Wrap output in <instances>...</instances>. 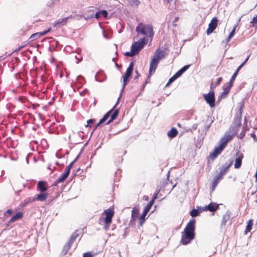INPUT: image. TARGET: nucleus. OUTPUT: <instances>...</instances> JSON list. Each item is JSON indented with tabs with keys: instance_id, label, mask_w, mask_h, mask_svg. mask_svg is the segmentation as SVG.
Returning a JSON list of instances; mask_svg holds the SVG:
<instances>
[{
	"instance_id": "nucleus-1",
	"label": "nucleus",
	"mask_w": 257,
	"mask_h": 257,
	"mask_svg": "<svg viewBox=\"0 0 257 257\" xmlns=\"http://www.w3.org/2000/svg\"><path fill=\"white\" fill-rule=\"evenodd\" d=\"M195 220L192 219L189 221L185 226L184 231L181 232L180 243L183 245L190 243L195 236Z\"/></svg>"
},
{
	"instance_id": "nucleus-2",
	"label": "nucleus",
	"mask_w": 257,
	"mask_h": 257,
	"mask_svg": "<svg viewBox=\"0 0 257 257\" xmlns=\"http://www.w3.org/2000/svg\"><path fill=\"white\" fill-rule=\"evenodd\" d=\"M232 139V136L228 135H225L224 137L222 138L218 143V146L216 147L212 152L209 157L211 160H214L219 154H221L223 150L228 142Z\"/></svg>"
},
{
	"instance_id": "nucleus-3",
	"label": "nucleus",
	"mask_w": 257,
	"mask_h": 257,
	"mask_svg": "<svg viewBox=\"0 0 257 257\" xmlns=\"http://www.w3.org/2000/svg\"><path fill=\"white\" fill-rule=\"evenodd\" d=\"M164 57L165 52L163 50H162L159 48L156 50L155 54L152 58L150 64L149 74L150 75H151L153 73L155 72L160 60L163 58Z\"/></svg>"
},
{
	"instance_id": "nucleus-4",
	"label": "nucleus",
	"mask_w": 257,
	"mask_h": 257,
	"mask_svg": "<svg viewBox=\"0 0 257 257\" xmlns=\"http://www.w3.org/2000/svg\"><path fill=\"white\" fill-rule=\"evenodd\" d=\"M136 31L138 35L149 37L151 39L154 36V32L152 25L140 23L136 27Z\"/></svg>"
},
{
	"instance_id": "nucleus-5",
	"label": "nucleus",
	"mask_w": 257,
	"mask_h": 257,
	"mask_svg": "<svg viewBox=\"0 0 257 257\" xmlns=\"http://www.w3.org/2000/svg\"><path fill=\"white\" fill-rule=\"evenodd\" d=\"M232 162H230L228 164H225L220 168V172L213 178L212 183L211 191H213L215 187L219 182L220 180L223 178V176L226 174L230 167L232 165Z\"/></svg>"
},
{
	"instance_id": "nucleus-6",
	"label": "nucleus",
	"mask_w": 257,
	"mask_h": 257,
	"mask_svg": "<svg viewBox=\"0 0 257 257\" xmlns=\"http://www.w3.org/2000/svg\"><path fill=\"white\" fill-rule=\"evenodd\" d=\"M117 104V102L114 105V106L112 107L111 109H110L109 111H108L106 113L104 114L103 117L99 120V122L97 123V126H98L100 124L102 123L103 122H105L108 117L110 116V118L108 120V121L105 123L106 124H108L110 122H111L113 120H114L116 117L118 115V109H116L115 110H114V109L116 106V105Z\"/></svg>"
},
{
	"instance_id": "nucleus-7",
	"label": "nucleus",
	"mask_w": 257,
	"mask_h": 257,
	"mask_svg": "<svg viewBox=\"0 0 257 257\" xmlns=\"http://www.w3.org/2000/svg\"><path fill=\"white\" fill-rule=\"evenodd\" d=\"M146 43V39L143 38L140 39L138 41L134 43L132 46L131 49L136 55L144 48Z\"/></svg>"
},
{
	"instance_id": "nucleus-8",
	"label": "nucleus",
	"mask_w": 257,
	"mask_h": 257,
	"mask_svg": "<svg viewBox=\"0 0 257 257\" xmlns=\"http://www.w3.org/2000/svg\"><path fill=\"white\" fill-rule=\"evenodd\" d=\"M203 98L211 107L215 106V93L213 90L203 95Z\"/></svg>"
},
{
	"instance_id": "nucleus-9",
	"label": "nucleus",
	"mask_w": 257,
	"mask_h": 257,
	"mask_svg": "<svg viewBox=\"0 0 257 257\" xmlns=\"http://www.w3.org/2000/svg\"><path fill=\"white\" fill-rule=\"evenodd\" d=\"M134 62H131L130 64V65L127 69H126V71L123 76V84L122 86V89L121 91L122 92L126 84L127 83V81L128 78L131 76L132 73L133 72V68H134Z\"/></svg>"
},
{
	"instance_id": "nucleus-10",
	"label": "nucleus",
	"mask_w": 257,
	"mask_h": 257,
	"mask_svg": "<svg viewBox=\"0 0 257 257\" xmlns=\"http://www.w3.org/2000/svg\"><path fill=\"white\" fill-rule=\"evenodd\" d=\"M217 25V19L216 18L214 17L212 18L210 23L209 24L208 28L206 31V33L207 35H209L211 33L213 32V31L215 29Z\"/></svg>"
},
{
	"instance_id": "nucleus-11",
	"label": "nucleus",
	"mask_w": 257,
	"mask_h": 257,
	"mask_svg": "<svg viewBox=\"0 0 257 257\" xmlns=\"http://www.w3.org/2000/svg\"><path fill=\"white\" fill-rule=\"evenodd\" d=\"M104 213L106 215V217L104 219V222L107 223L112 222V218L114 214V211L112 209L109 208L104 210Z\"/></svg>"
},
{
	"instance_id": "nucleus-12",
	"label": "nucleus",
	"mask_w": 257,
	"mask_h": 257,
	"mask_svg": "<svg viewBox=\"0 0 257 257\" xmlns=\"http://www.w3.org/2000/svg\"><path fill=\"white\" fill-rule=\"evenodd\" d=\"M230 217V212L227 210L223 215L222 220L220 224V227L221 228H224L226 226L227 221Z\"/></svg>"
},
{
	"instance_id": "nucleus-13",
	"label": "nucleus",
	"mask_w": 257,
	"mask_h": 257,
	"mask_svg": "<svg viewBox=\"0 0 257 257\" xmlns=\"http://www.w3.org/2000/svg\"><path fill=\"white\" fill-rule=\"evenodd\" d=\"M51 30V28L48 29L47 30H45L42 32H39V33H36L31 35V36L30 37V40L31 41H34L39 37L43 36L44 35H45L47 34L49 32H50Z\"/></svg>"
},
{
	"instance_id": "nucleus-14",
	"label": "nucleus",
	"mask_w": 257,
	"mask_h": 257,
	"mask_svg": "<svg viewBox=\"0 0 257 257\" xmlns=\"http://www.w3.org/2000/svg\"><path fill=\"white\" fill-rule=\"evenodd\" d=\"M69 18V17H67L60 20H58L54 23L53 27L54 28H58L63 26L66 24L67 23V20Z\"/></svg>"
},
{
	"instance_id": "nucleus-15",
	"label": "nucleus",
	"mask_w": 257,
	"mask_h": 257,
	"mask_svg": "<svg viewBox=\"0 0 257 257\" xmlns=\"http://www.w3.org/2000/svg\"><path fill=\"white\" fill-rule=\"evenodd\" d=\"M242 106L243 105H240L238 116L235 117L233 122V124L236 127H238L240 125Z\"/></svg>"
},
{
	"instance_id": "nucleus-16",
	"label": "nucleus",
	"mask_w": 257,
	"mask_h": 257,
	"mask_svg": "<svg viewBox=\"0 0 257 257\" xmlns=\"http://www.w3.org/2000/svg\"><path fill=\"white\" fill-rule=\"evenodd\" d=\"M149 210H150L149 209H148L146 208H145L142 215L139 217V221H140V226H142L143 224H144V223L145 221V217H146V215L147 214V213H148V212L149 211Z\"/></svg>"
},
{
	"instance_id": "nucleus-17",
	"label": "nucleus",
	"mask_w": 257,
	"mask_h": 257,
	"mask_svg": "<svg viewBox=\"0 0 257 257\" xmlns=\"http://www.w3.org/2000/svg\"><path fill=\"white\" fill-rule=\"evenodd\" d=\"M48 197V194L47 193H41L39 194H37L35 197H34V200L41 201H44L46 200Z\"/></svg>"
},
{
	"instance_id": "nucleus-18",
	"label": "nucleus",
	"mask_w": 257,
	"mask_h": 257,
	"mask_svg": "<svg viewBox=\"0 0 257 257\" xmlns=\"http://www.w3.org/2000/svg\"><path fill=\"white\" fill-rule=\"evenodd\" d=\"M218 208V205L216 204L210 203L207 206H205L204 210H207L211 212H214Z\"/></svg>"
},
{
	"instance_id": "nucleus-19",
	"label": "nucleus",
	"mask_w": 257,
	"mask_h": 257,
	"mask_svg": "<svg viewBox=\"0 0 257 257\" xmlns=\"http://www.w3.org/2000/svg\"><path fill=\"white\" fill-rule=\"evenodd\" d=\"M95 80L98 82H102L105 79V76L103 72H99L95 75Z\"/></svg>"
},
{
	"instance_id": "nucleus-20",
	"label": "nucleus",
	"mask_w": 257,
	"mask_h": 257,
	"mask_svg": "<svg viewBox=\"0 0 257 257\" xmlns=\"http://www.w3.org/2000/svg\"><path fill=\"white\" fill-rule=\"evenodd\" d=\"M37 188L42 192H45L47 190V188L45 186V182L43 181H40L38 182Z\"/></svg>"
},
{
	"instance_id": "nucleus-21",
	"label": "nucleus",
	"mask_w": 257,
	"mask_h": 257,
	"mask_svg": "<svg viewBox=\"0 0 257 257\" xmlns=\"http://www.w3.org/2000/svg\"><path fill=\"white\" fill-rule=\"evenodd\" d=\"M242 158H243L242 155H240L238 156L235 159V164H234V168H235L238 169L241 166Z\"/></svg>"
},
{
	"instance_id": "nucleus-22",
	"label": "nucleus",
	"mask_w": 257,
	"mask_h": 257,
	"mask_svg": "<svg viewBox=\"0 0 257 257\" xmlns=\"http://www.w3.org/2000/svg\"><path fill=\"white\" fill-rule=\"evenodd\" d=\"M178 133V132L176 128L175 127H172L170 131L168 132L167 135L169 138H173L177 136Z\"/></svg>"
},
{
	"instance_id": "nucleus-23",
	"label": "nucleus",
	"mask_w": 257,
	"mask_h": 257,
	"mask_svg": "<svg viewBox=\"0 0 257 257\" xmlns=\"http://www.w3.org/2000/svg\"><path fill=\"white\" fill-rule=\"evenodd\" d=\"M222 81V77H219L217 78V80L215 82H212L210 84V89L211 90H213L218 85L220 82Z\"/></svg>"
},
{
	"instance_id": "nucleus-24",
	"label": "nucleus",
	"mask_w": 257,
	"mask_h": 257,
	"mask_svg": "<svg viewBox=\"0 0 257 257\" xmlns=\"http://www.w3.org/2000/svg\"><path fill=\"white\" fill-rule=\"evenodd\" d=\"M139 210L138 208H133L132 211V218L133 220H136L138 218Z\"/></svg>"
},
{
	"instance_id": "nucleus-25",
	"label": "nucleus",
	"mask_w": 257,
	"mask_h": 257,
	"mask_svg": "<svg viewBox=\"0 0 257 257\" xmlns=\"http://www.w3.org/2000/svg\"><path fill=\"white\" fill-rule=\"evenodd\" d=\"M23 216V214L21 212H18L14 215L10 219V222H13L15 221L20 219Z\"/></svg>"
},
{
	"instance_id": "nucleus-26",
	"label": "nucleus",
	"mask_w": 257,
	"mask_h": 257,
	"mask_svg": "<svg viewBox=\"0 0 257 257\" xmlns=\"http://www.w3.org/2000/svg\"><path fill=\"white\" fill-rule=\"evenodd\" d=\"M69 174L65 172L63 173L58 178V182H64L66 179L69 176Z\"/></svg>"
},
{
	"instance_id": "nucleus-27",
	"label": "nucleus",
	"mask_w": 257,
	"mask_h": 257,
	"mask_svg": "<svg viewBox=\"0 0 257 257\" xmlns=\"http://www.w3.org/2000/svg\"><path fill=\"white\" fill-rule=\"evenodd\" d=\"M229 91V89L227 87L224 89V91L221 93L220 95L219 96L218 101L219 99H221L223 98H225L227 96V94Z\"/></svg>"
},
{
	"instance_id": "nucleus-28",
	"label": "nucleus",
	"mask_w": 257,
	"mask_h": 257,
	"mask_svg": "<svg viewBox=\"0 0 257 257\" xmlns=\"http://www.w3.org/2000/svg\"><path fill=\"white\" fill-rule=\"evenodd\" d=\"M79 155L74 159L73 161H72L71 163L69 164V165L66 167L65 172L67 173L68 174H70V170L71 168L72 167L74 162L77 160V159L78 158Z\"/></svg>"
},
{
	"instance_id": "nucleus-29",
	"label": "nucleus",
	"mask_w": 257,
	"mask_h": 257,
	"mask_svg": "<svg viewBox=\"0 0 257 257\" xmlns=\"http://www.w3.org/2000/svg\"><path fill=\"white\" fill-rule=\"evenodd\" d=\"M78 236V233L77 231H75V232H73L72 233V234L71 235L70 240L69 241V242H70V244H73L74 240L77 238Z\"/></svg>"
},
{
	"instance_id": "nucleus-30",
	"label": "nucleus",
	"mask_w": 257,
	"mask_h": 257,
	"mask_svg": "<svg viewBox=\"0 0 257 257\" xmlns=\"http://www.w3.org/2000/svg\"><path fill=\"white\" fill-rule=\"evenodd\" d=\"M252 222L251 220H249L247 222V225L246 226L245 230V234H247V232H249L252 227Z\"/></svg>"
},
{
	"instance_id": "nucleus-31",
	"label": "nucleus",
	"mask_w": 257,
	"mask_h": 257,
	"mask_svg": "<svg viewBox=\"0 0 257 257\" xmlns=\"http://www.w3.org/2000/svg\"><path fill=\"white\" fill-rule=\"evenodd\" d=\"M236 26H235L231 32L229 33L227 39L226 43H228L235 34Z\"/></svg>"
},
{
	"instance_id": "nucleus-32",
	"label": "nucleus",
	"mask_w": 257,
	"mask_h": 257,
	"mask_svg": "<svg viewBox=\"0 0 257 257\" xmlns=\"http://www.w3.org/2000/svg\"><path fill=\"white\" fill-rule=\"evenodd\" d=\"M72 244H70V242L68 241L67 244L64 246V247L63 248L62 251H63V252L64 253V254H66L67 253V252L68 251V250L70 248L71 246L72 245Z\"/></svg>"
},
{
	"instance_id": "nucleus-33",
	"label": "nucleus",
	"mask_w": 257,
	"mask_h": 257,
	"mask_svg": "<svg viewBox=\"0 0 257 257\" xmlns=\"http://www.w3.org/2000/svg\"><path fill=\"white\" fill-rule=\"evenodd\" d=\"M189 67H190L189 65H185L177 72L181 76L182 75V74L184 73Z\"/></svg>"
},
{
	"instance_id": "nucleus-34",
	"label": "nucleus",
	"mask_w": 257,
	"mask_h": 257,
	"mask_svg": "<svg viewBox=\"0 0 257 257\" xmlns=\"http://www.w3.org/2000/svg\"><path fill=\"white\" fill-rule=\"evenodd\" d=\"M200 213V211L198 209H193L190 212V215L192 217L197 216Z\"/></svg>"
},
{
	"instance_id": "nucleus-35",
	"label": "nucleus",
	"mask_w": 257,
	"mask_h": 257,
	"mask_svg": "<svg viewBox=\"0 0 257 257\" xmlns=\"http://www.w3.org/2000/svg\"><path fill=\"white\" fill-rule=\"evenodd\" d=\"M34 201H35L34 200V198H33L32 199L31 198H28L25 199V201H24V206H26L27 204L31 203Z\"/></svg>"
},
{
	"instance_id": "nucleus-36",
	"label": "nucleus",
	"mask_w": 257,
	"mask_h": 257,
	"mask_svg": "<svg viewBox=\"0 0 257 257\" xmlns=\"http://www.w3.org/2000/svg\"><path fill=\"white\" fill-rule=\"evenodd\" d=\"M83 80L84 78L81 75L78 76L77 78V82L80 84V86L82 85Z\"/></svg>"
},
{
	"instance_id": "nucleus-37",
	"label": "nucleus",
	"mask_w": 257,
	"mask_h": 257,
	"mask_svg": "<svg viewBox=\"0 0 257 257\" xmlns=\"http://www.w3.org/2000/svg\"><path fill=\"white\" fill-rule=\"evenodd\" d=\"M136 54H135V53L134 52L132 49L131 52H126L125 53V55L127 57H133Z\"/></svg>"
},
{
	"instance_id": "nucleus-38",
	"label": "nucleus",
	"mask_w": 257,
	"mask_h": 257,
	"mask_svg": "<svg viewBox=\"0 0 257 257\" xmlns=\"http://www.w3.org/2000/svg\"><path fill=\"white\" fill-rule=\"evenodd\" d=\"M250 23L252 24V26L254 24L257 25V15L252 18V20L250 21Z\"/></svg>"
},
{
	"instance_id": "nucleus-39",
	"label": "nucleus",
	"mask_w": 257,
	"mask_h": 257,
	"mask_svg": "<svg viewBox=\"0 0 257 257\" xmlns=\"http://www.w3.org/2000/svg\"><path fill=\"white\" fill-rule=\"evenodd\" d=\"M101 14L105 18H107L108 17V13L106 10H102L101 12Z\"/></svg>"
},
{
	"instance_id": "nucleus-40",
	"label": "nucleus",
	"mask_w": 257,
	"mask_h": 257,
	"mask_svg": "<svg viewBox=\"0 0 257 257\" xmlns=\"http://www.w3.org/2000/svg\"><path fill=\"white\" fill-rule=\"evenodd\" d=\"M105 225L103 227V228L105 230L107 231L108 228H109V227L110 225V224L111 223V222H109V223H107L106 222H104Z\"/></svg>"
},
{
	"instance_id": "nucleus-41",
	"label": "nucleus",
	"mask_w": 257,
	"mask_h": 257,
	"mask_svg": "<svg viewBox=\"0 0 257 257\" xmlns=\"http://www.w3.org/2000/svg\"><path fill=\"white\" fill-rule=\"evenodd\" d=\"M83 257H93V255L91 252H87L83 253Z\"/></svg>"
},
{
	"instance_id": "nucleus-42",
	"label": "nucleus",
	"mask_w": 257,
	"mask_h": 257,
	"mask_svg": "<svg viewBox=\"0 0 257 257\" xmlns=\"http://www.w3.org/2000/svg\"><path fill=\"white\" fill-rule=\"evenodd\" d=\"M175 81V79H174L173 77L172 76L169 79V81L168 82V83H167V84L166 85V87H168L170 84L172 83L173 82H174Z\"/></svg>"
},
{
	"instance_id": "nucleus-43",
	"label": "nucleus",
	"mask_w": 257,
	"mask_h": 257,
	"mask_svg": "<svg viewBox=\"0 0 257 257\" xmlns=\"http://www.w3.org/2000/svg\"><path fill=\"white\" fill-rule=\"evenodd\" d=\"M245 136V131L242 130L239 135V138L240 139H242Z\"/></svg>"
},
{
	"instance_id": "nucleus-44",
	"label": "nucleus",
	"mask_w": 257,
	"mask_h": 257,
	"mask_svg": "<svg viewBox=\"0 0 257 257\" xmlns=\"http://www.w3.org/2000/svg\"><path fill=\"white\" fill-rule=\"evenodd\" d=\"M237 75V73H236L234 72V73H233V74L232 75V77H231V79H230V81L234 82V80H235V78H236V77Z\"/></svg>"
},
{
	"instance_id": "nucleus-45",
	"label": "nucleus",
	"mask_w": 257,
	"mask_h": 257,
	"mask_svg": "<svg viewBox=\"0 0 257 257\" xmlns=\"http://www.w3.org/2000/svg\"><path fill=\"white\" fill-rule=\"evenodd\" d=\"M181 75H180V74L177 72L172 77H173L174 79H175V80L177 79L178 78H179V77H180Z\"/></svg>"
},
{
	"instance_id": "nucleus-46",
	"label": "nucleus",
	"mask_w": 257,
	"mask_h": 257,
	"mask_svg": "<svg viewBox=\"0 0 257 257\" xmlns=\"http://www.w3.org/2000/svg\"><path fill=\"white\" fill-rule=\"evenodd\" d=\"M94 120L93 119H90L87 120V124L86 125V127H88L89 126V123H92L94 122Z\"/></svg>"
},
{
	"instance_id": "nucleus-47",
	"label": "nucleus",
	"mask_w": 257,
	"mask_h": 257,
	"mask_svg": "<svg viewBox=\"0 0 257 257\" xmlns=\"http://www.w3.org/2000/svg\"><path fill=\"white\" fill-rule=\"evenodd\" d=\"M100 14H101V12H97L95 15V18L97 19H99L100 18Z\"/></svg>"
},
{
	"instance_id": "nucleus-48",
	"label": "nucleus",
	"mask_w": 257,
	"mask_h": 257,
	"mask_svg": "<svg viewBox=\"0 0 257 257\" xmlns=\"http://www.w3.org/2000/svg\"><path fill=\"white\" fill-rule=\"evenodd\" d=\"M243 66V65L241 64L236 70L235 73H238L239 71L240 70V69Z\"/></svg>"
},
{
	"instance_id": "nucleus-49",
	"label": "nucleus",
	"mask_w": 257,
	"mask_h": 257,
	"mask_svg": "<svg viewBox=\"0 0 257 257\" xmlns=\"http://www.w3.org/2000/svg\"><path fill=\"white\" fill-rule=\"evenodd\" d=\"M26 45H22L20 47H19V48H18L17 50H16V52H18V51H20L21 50H22L23 48H24L25 47Z\"/></svg>"
},
{
	"instance_id": "nucleus-50",
	"label": "nucleus",
	"mask_w": 257,
	"mask_h": 257,
	"mask_svg": "<svg viewBox=\"0 0 257 257\" xmlns=\"http://www.w3.org/2000/svg\"><path fill=\"white\" fill-rule=\"evenodd\" d=\"M233 82H232V81H229L228 85L227 87V88H228L229 90H230V88L231 87V86L233 84Z\"/></svg>"
},
{
	"instance_id": "nucleus-51",
	"label": "nucleus",
	"mask_w": 257,
	"mask_h": 257,
	"mask_svg": "<svg viewBox=\"0 0 257 257\" xmlns=\"http://www.w3.org/2000/svg\"><path fill=\"white\" fill-rule=\"evenodd\" d=\"M152 204H151V203H148V204L146 205V206L145 207V208L148 209H150V208H151V207L152 206Z\"/></svg>"
},
{
	"instance_id": "nucleus-52",
	"label": "nucleus",
	"mask_w": 257,
	"mask_h": 257,
	"mask_svg": "<svg viewBox=\"0 0 257 257\" xmlns=\"http://www.w3.org/2000/svg\"><path fill=\"white\" fill-rule=\"evenodd\" d=\"M13 212L12 210L11 209H8L6 212L4 213V215H6L7 213L9 214H12Z\"/></svg>"
},
{
	"instance_id": "nucleus-53",
	"label": "nucleus",
	"mask_w": 257,
	"mask_h": 257,
	"mask_svg": "<svg viewBox=\"0 0 257 257\" xmlns=\"http://www.w3.org/2000/svg\"><path fill=\"white\" fill-rule=\"evenodd\" d=\"M249 56H248L247 58L245 59V60L243 61V62L241 64L244 66V65L246 63V62L248 61L249 59Z\"/></svg>"
},
{
	"instance_id": "nucleus-54",
	"label": "nucleus",
	"mask_w": 257,
	"mask_h": 257,
	"mask_svg": "<svg viewBox=\"0 0 257 257\" xmlns=\"http://www.w3.org/2000/svg\"><path fill=\"white\" fill-rule=\"evenodd\" d=\"M59 183H61V182H58V179L53 183V186H57V184Z\"/></svg>"
},
{
	"instance_id": "nucleus-55",
	"label": "nucleus",
	"mask_w": 257,
	"mask_h": 257,
	"mask_svg": "<svg viewBox=\"0 0 257 257\" xmlns=\"http://www.w3.org/2000/svg\"><path fill=\"white\" fill-rule=\"evenodd\" d=\"M158 193H159V191L157 193H155L154 194L153 198V199L155 200L157 198V195H158Z\"/></svg>"
},
{
	"instance_id": "nucleus-56",
	"label": "nucleus",
	"mask_w": 257,
	"mask_h": 257,
	"mask_svg": "<svg viewBox=\"0 0 257 257\" xmlns=\"http://www.w3.org/2000/svg\"><path fill=\"white\" fill-rule=\"evenodd\" d=\"M147 83H148L147 80H146V81L144 82V83H143V85H142V87H143V88H145V87L146 85L147 84Z\"/></svg>"
},
{
	"instance_id": "nucleus-57",
	"label": "nucleus",
	"mask_w": 257,
	"mask_h": 257,
	"mask_svg": "<svg viewBox=\"0 0 257 257\" xmlns=\"http://www.w3.org/2000/svg\"><path fill=\"white\" fill-rule=\"evenodd\" d=\"M197 127V125L196 124H194L193 125H192V128L193 130H195L196 129Z\"/></svg>"
},
{
	"instance_id": "nucleus-58",
	"label": "nucleus",
	"mask_w": 257,
	"mask_h": 257,
	"mask_svg": "<svg viewBox=\"0 0 257 257\" xmlns=\"http://www.w3.org/2000/svg\"><path fill=\"white\" fill-rule=\"evenodd\" d=\"M210 124H209V125H207L205 126V128L206 130H208L209 128V127H210Z\"/></svg>"
},
{
	"instance_id": "nucleus-59",
	"label": "nucleus",
	"mask_w": 257,
	"mask_h": 257,
	"mask_svg": "<svg viewBox=\"0 0 257 257\" xmlns=\"http://www.w3.org/2000/svg\"><path fill=\"white\" fill-rule=\"evenodd\" d=\"M251 136L253 138L254 140H255L256 139L255 135L254 134H253V133L251 134Z\"/></svg>"
},
{
	"instance_id": "nucleus-60",
	"label": "nucleus",
	"mask_w": 257,
	"mask_h": 257,
	"mask_svg": "<svg viewBox=\"0 0 257 257\" xmlns=\"http://www.w3.org/2000/svg\"><path fill=\"white\" fill-rule=\"evenodd\" d=\"M154 200H155L154 199H152L149 203H150L153 205L154 203Z\"/></svg>"
},
{
	"instance_id": "nucleus-61",
	"label": "nucleus",
	"mask_w": 257,
	"mask_h": 257,
	"mask_svg": "<svg viewBox=\"0 0 257 257\" xmlns=\"http://www.w3.org/2000/svg\"><path fill=\"white\" fill-rule=\"evenodd\" d=\"M75 58H76V59H77L78 60L77 63H79V62H80L82 60V58H80V59H78L76 56L75 57Z\"/></svg>"
},
{
	"instance_id": "nucleus-62",
	"label": "nucleus",
	"mask_w": 257,
	"mask_h": 257,
	"mask_svg": "<svg viewBox=\"0 0 257 257\" xmlns=\"http://www.w3.org/2000/svg\"><path fill=\"white\" fill-rule=\"evenodd\" d=\"M136 73L137 74V76H136V77L135 79H136L139 76V73L137 70L136 71Z\"/></svg>"
},
{
	"instance_id": "nucleus-63",
	"label": "nucleus",
	"mask_w": 257,
	"mask_h": 257,
	"mask_svg": "<svg viewBox=\"0 0 257 257\" xmlns=\"http://www.w3.org/2000/svg\"><path fill=\"white\" fill-rule=\"evenodd\" d=\"M118 255L120 257H122V254H121L120 251H118Z\"/></svg>"
},
{
	"instance_id": "nucleus-64",
	"label": "nucleus",
	"mask_w": 257,
	"mask_h": 257,
	"mask_svg": "<svg viewBox=\"0 0 257 257\" xmlns=\"http://www.w3.org/2000/svg\"><path fill=\"white\" fill-rule=\"evenodd\" d=\"M56 164L58 166L60 165L59 163L58 162H56Z\"/></svg>"
}]
</instances>
